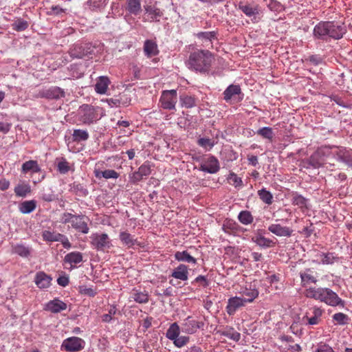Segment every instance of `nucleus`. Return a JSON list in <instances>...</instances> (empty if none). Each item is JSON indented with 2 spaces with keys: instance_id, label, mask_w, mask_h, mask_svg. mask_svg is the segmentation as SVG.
I'll return each mask as SVG.
<instances>
[{
  "instance_id": "f257e3e1",
  "label": "nucleus",
  "mask_w": 352,
  "mask_h": 352,
  "mask_svg": "<svg viewBox=\"0 0 352 352\" xmlns=\"http://www.w3.org/2000/svg\"><path fill=\"white\" fill-rule=\"evenodd\" d=\"M304 295L308 298L324 302L331 307H344V301L328 287L310 286L305 289Z\"/></svg>"
},
{
  "instance_id": "f03ea898",
  "label": "nucleus",
  "mask_w": 352,
  "mask_h": 352,
  "mask_svg": "<svg viewBox=\"0 0 352 352\" xmlns=\"http://www.w3.org/2000/svg\"><path fill=\"white\" fill-rule=\"evenodd\" d=\"M344 33V27L333 21H321L314 28V36L318 39L324 40L327 36L340 39Z\"/></svg>"
},
{
  "instance_id": "7ed1b4c3",
  "label": "nucleus",
  "mask_w": 352,
  "mask_h": 352,
  "mask_svg": "<svg viewBox=\"0 0 352 352\" xmlns=\"http://www.w3.org/2000/svg\"><path fill=\"white\" fill-rule=\"evenodd\" d=\"M213 60L212 54L208 50H197L190 54L188 64L196 71L204 72L210 69Z\"/></svg>"
},
{
  "instance_id": "20e7f679",
  "label": "nucleus",
  "mask_w": 352,
  "mask_h": 352,
  "mask_svg": "<svg viewBox=\"0 0 352 352\" xmlns=\"http://www.w3.org/2000/svg\"><path fill=\"white\" fill-rule=\"evenodd\" d=\"M78 116L79 121L84 124L90 125L100 120L104 116V111L98 106L85 104L80 107Z\"/></svg>"
},
{
  "instance_id": "39448f33",
  "label": "nucleus",
  "mask_w": 352,
  "mask_h": 352,
  "mask_svg": "<svg viewBox=\"0 0 352 352\" xmlns=\"http://www.w3.org/2000/svg\"><path fill=\"white\" fill-rule=\"evenodd\" d=\"M88 220V218L84 215H74L69 212H64L60 217L62 223H71L73 228L83 234L89 232Z\"/></svg>"
},
{
  "instance_id": "423d86ee",
  "label": "nucleus",
  "mask_w": 352,
  "mask_h": 352,
  "mask_svg": "<svg viewBox=\"0 0 352 352\" xmlns=\"http://www.w3.org/2000/svg\"><path fill=\"white\" fill-rule=\"evenodd\" d=\"M330 153L331 149L329 148L320 147L307 160L306 163L314 168H318L324 164L326 157H327Z\"/></svg>"
},
{
  "instance_id": "0eeeda50",
  "label": "nucleus",
  "mask_w": 352,
  "mask_h": 352,
  "mask_svg": "<svg viewBox=\"0 0 352 352\" xmlns=\"http://www.w3.org/2000/svg\"><path fill=\"white\" fill-rule=\"evenodd\" d=\"M91 243L98 251L104 252L111 246V241L106 233H94L90 236Z\"/></svg>"
},
{
  "instance_id": "6e6552de",
  "label": "nucleus",
  "mask_w": 352,
  "mask_h": 352,
  "mask_svg": "<svg viewBox=\"0 0 352 352\" xmlns=\"http://www.w3.org/2000/svg\"><path fill=\"white\" fill-rule=\"evenodd\" d=\"M323 314L324 309L318 306H314L303 316L302 322L305 325H317L322 321Z\"/></svg>"
},
{
  "instance_id": "1a4fd4ad",
  "label": "nucleus",
  "mask_w": 352,
  "mask_h": 352,
  "mask_svg": "<svg viewBox=\"0 0 352 352\" xmlns=\"http://www.w3.org/2000/svg\"><path fill=\"white\" fill-rule=\"evenodd\" d=\"M223 99L230 103L238 102L243 100V94L238 85H229L223 93Z\"/></svg>"
},
{
  "instance_id": "9d476101",
  "label": "nucleus",
  "mask_w": 352,
  "mask_h": 352,
  "mask_svg": "<svg viewBox=\"0 0 352 352\" xmlns=\"http://www.w3.org/2000/svg\"><path fill=\"white\" fill-rule=\"evenodd\" d=\"M161 106L165 109H175L177 102V91L176 90H166L162 94L160 99Z\"/></svg>"
},
{
  "instance_id": "9b49d317",
  "label": "nucleus",
  "mask_w": 352,
  "mask_h": 352,
  "mask_svg": "<svg viewBox=\"0 0 352 352\" xmlns=\"http://www.w3.org/2000/svg\"><path fill=\"white\" fill-rule=\"evenodd\" d=\"M299 275L301 286L305 289L309 287L310 284H316L318 281V274L313 268H306L300 271Z\"/></svg>"
},
{
  "instance_id": "f8f14e48",
  "label": "nucleus",
  "mask_w": 352,
  "mask_h": 352,
  "mask_svg": "<svg viewBox=\"0 0 352 352\" xmlns=\"http://www.w3.org/2000/svg\"><path fill=\"white\" fill-rule=\"evenodd\" d=\"M204 324V321L197 320L191 316H188L182 324V331L188 334H194L198 329H203Z\"/></svg>"
},
{
  "instance_id": "ddd939ff",
  "label": "nucleus",
  "mask_w": 352,
  "mask_h": 352,
  "mask_svg": "<svg viewBox=\"0 0 352 352\" xmlns=\"http://www.w3.org/2000/svg\"><path fill=\"white\" fill-rule=\"evenodd\" d=\"M151 173V165L148 161L144 162L137 171L129 175L130 182L133 184H138L144 177L148 176Z\"/></svg>"
},
{
  "instance_id": "4468645a",
  "label": "nucleus",
  "mask_w": 352,
  "mask_h": 352,
  "mask_svg": "<svg viewBox=\"0 0 352 352\" xmlns=\"http://www.w3.org/2000/svg\"><path fill=\"white\" fill-rule=\"evenodd\" d=\"M220 169L219 160L217 157L210 155L208 158L204 160L199 167V170L210 174L217 173Z\"/></svg>"
},
{
  "instance_id": "2eb2a0df",
  "label": "nucleus",
  "mask_w": 352,
  "mask_h": 352,
  "mask_svg": "<svg viewBox=\"0 0 352 352\" xmlns=\"http://www.w3.org/2000/svg\"><path fill=\"white\" fill-rule=\"evenodd\" d=\"M62 347L67 351H78L84 349L85 341L78 337L68 338L63 341Z\"/></svg>"
},
{
  "instance_id": "dca6fc26",
  "label": "nucleus",
  "mask_w": 352,
  "mask_h": 352,
  "mask_svg": "<svg viewBox=\"0 0 352 352\" xmlns=\"http://www.w3.org/2000/svg\"><path fill=\"white\" fill-rule=\"evenodd\" d=\"M39 96L41 98L57 100L65 97V91L58 87L53 86L40 91Z\"/></svg>"
},
{
  "instance_id": "f3484780",
  "label": "nucleus",
  "mask_w": 352,
  "mask_h": 352,
  "mask_svg": "<svg viewBox=\"0 0 352 352\" xmlns=\"http://www.w3.org/2000/svg\"><path fill=\"white\" fill-rule=\"evenodd\" d=\"M239 8L247 16L249 17H253L252 21L254 23L258 21V18H257V15L259 14V6L258 5H251L249 3L244 4L242 2H240L239 4Z\"/></svg>"
},
{
  "instance_id": "a211bd4d",
  "label": "nucleus",
  "mask_w": 352,
  "mask_h": 352,
  "mask_svg": "<svg viewBox=\"0 0 352 352\" xmlns=\"http://www.w3.org/2000/svg\"><path fill=\"white\" fill-rule=\"evenodd\" d=\"M245 305L246 304L243 298L241 297L234 296L228 299L226 309L229 316H233L237 309L244 307Z\"/></svg>"
},
{
  "instance_id": "6ab92c4d",
  "label": "nucleus",
  "mask_w": 352,
  "mask_h": 352,
  "mask_svg": "<svg viewBox=\"0 0 352 352\" xmlns=\"http://www.w3.org/2000/svg\"><path fill=\"white\" fill-rule=\"evenodd\" d=\"M146 14H147V18H144V21H159L160 19L163 15V12L160 8L154 6L146 5L144 6Z\"/></svg>"
},
{
  "instance_id": "aec40b11",
  "label": "nucleus",
  "mask_w": 352,
  "mask_h": 352,
  "mask_svg": "<svg viewBox=\"0 0 352 352\" xmlns=\"http://www.w3.org/2000/svg\"><path fill=\"white\" fill-rule=\"evenodd\" d=\"M67 304L58 298L50 300L45 305L44 309L54 314L59 313L67 309Z\"/></svg>"
},
{
  "instance_id": "412c9836",
  "label": "nucleus",
  "mask_w": 352,
  "mask_h": 352,
  "mask_svg": "<svg viewBox=\"0 0 352 352\" xmlns=\"http://www.w3.org/2000/svg\"><path fill=\"white\" fill-rule=\"evenodd\" d=\"M143 52L147 58H152L158 55L160 50L156 41L151 39L146 40L143 45Z\"/></svg>"
},
{
  "instance_id": "4be33fe9",
  "label": "nucleus",
  "mask_w": 352,
  "mask_h": 352,
  "mask_svg": "<svg viewBox=\"0 0 352 352\" xmlns=\"http://www.w3.org/2000/svg\"><path fill=\"white\" fill-rule=\"evenodd\" d=\"M268 230L278 236H290L293 230L280 224L272 223L268 226Z\"/></svg>"
},
{
  "instance_id": "5701e85b",
  "label": "nucleus",
  "mask_w": 352,
  "mask_h": 352,
  "mask_svg": "<svg viewBox=\"0 0 352 352\" xmlns=\"http://www.w3.org/2000/svg\"><path fill=\"white\" fill-rule=\"evenodd\" d=\"M52 277L44 272H38L35 276V284L40 289H46L51 285Z\"/></svg>"
},
{
  "instance_id": "b1692460",
  "label": "nucleus",
  "mask_w": 352,
  "mask_h": 352,
  "mask_svg": "<svg viewBox=\"0 0 352 352\" xmlns=\"http://www.w3.org/2000/svg\"><path fill=\"white\" fill-rule=\"evenodd\" d=\"M261 230H258V232L252 237V241L258 246L263 248H267L274 247L276 245V243L269 239L265 237L261 233Z\"/></svg>"
},
{
  "instance_id": "393cba45",
  "label": "nucleus",
  "mask_w": 352,
  "mask_h": 352,
  "mask_svg": "<svg viewBox=\"0 0 352 352\" xmlns=\"http://www.w3.org/2000/svg\"><path fill=\"white\" fill-rule=\"evenodd\" d=\"M130 299H133L135 302L140 304H145L148 302L149 296L146 291H140L133 289L130 294Z\"/></svg>"
},
{
  "instance_id": "a878e982",
  "label": "nucleus",
  "mask_w": 352,
  "mask_h": 352,
  "mask_svg": "<svg viewBox=\"0 0 352 352\" xmlns=\"http://www.w3.org/2000/svg\"><path fill=\"white\" fill-rule=\"evenodd\" d=\"M64 261L71 265V269L74 268L82 261V254L79 252L68 253L65 256Z\"/></svg>"
},
{
  "instance_id": "bb28decb",
  "label": "nucleus",
  "mask_w": 352,
  "mask_h": 352,
  "mask_svg": "<svg viewBox=\"0 0 352 352\" xmlns=\"http://www.w3.org/2000/svg\"><path fill=\"white\" fill-rule=\"evenodd\" d=\"M125 9L130 14L138 15L142 10L141 0H124Z\"/></svg>"
},
{
  "instance_id": "cd10ccee",
  "label": "nucleus",
  "mask_w": 352,
  "mask_h": 352,
  "mask_svg": "<svg viewBox=\"0 0 352 352\" xmlns=\"http://www.w3.org/2000/svg\"><path fill=\"white\" fill-rule=\"evenodd\" d=\"M119 239L122 244L128 248H132L137 243V239L126 231L120 232Z\"/></svg>"
},
{
  "instance_id": "c85d7f7f",
  "label": "nucleus",
  "mask_w": 352,
  "mask_h": 352,
  "mask_svg": "<svg viewBox=\"0 0 352 352\" xmlns=\"http://www.w3.org/2000/svg\"><path fill=\"white\" fill-rule=\"evenodd\" d=\"M171 276L182 280H186L188 278V267L184 264H180L172 272Z\"/></svg>"
},
{
  "instance_id": "c756f323",
  "label": "nucleus",
  "mask_w": 352,
  "mask_h": 352,
  "mask_svg": "<svg viewBox=\"0 0 352 352\" xmlns=\"http://www.w3.org/2000/svg\"><path fill=\"white\" fill-rule=\"evenodd\" d=\"M69 55L73 58H82L89 54L81 44H75L69 51Z\"/></svg>"
},
{
  "instance_id": "7c9ffc66",
  "label": "nucleus",
  "mask_w": 352,
  "mask_h": 352,
  "mask_svg": "<svg viewBox=\"0 0 352 352\" xmlns=\"http://www.w3.org/2000/svg\"><path fill=\"white\" fill-rule=\"evenodd\" d=\"M41 171V169L36 160L27 161L24 162L21 166V172L24 174L28 173L29 172L34 173Z\"/></svg>"
},
{
  "instance_id": "2f4dec72",
  "label": "nucleus",
  "mask_w": 352,
  "mask_h": 352,
  "mask_svg": "<svg viewBox=\"0 0 352 352\" xmlns=\"http://www.w3.org/2000/svg\"><path fill=\"white\" fill-rule=\"evenodd\" d=\"M110 83L109 78L106 76H100L98 78L95 85V91L100 94H104L107 90Z\"/></svg>"
},
{
  "instance_id": "473e14b6",
  "label": "nucleus",
  "mask_w": 352,
  "mask_h": 352,
  "mask_svg": "<svg viewBox=\"0 0 352 352\" xmlns=\"http://www.w3.org/2000/svg\"><path fill=\"white\" fill-rule=\"evenodd\" d=\"M197 37L200 39L203 43H205L206 46L208 45V43H212L213 40L217 38V32L214 31L199 32L197 34Z\"/></svg>"
},
{
  "instance_id": "72a5a7b5",
  "label": "nucleus",
  "mask_w": 352,
  "mask_h": 352,
  "mask_svg": "<svg viewBox=\"0 0 352 352\" xmlns=\"http://www.w3.org/2000/svg\"><path fill=\"white\" fill-rule=\"evenodd\" d=\"M175 258L178 261L186 262L188 263L195 264L197 260L195 258L192 256L188 251L176 252L175 254Z\"/></svg>"
},
{
  "instance_id": "f704fd0d",
  "label": "nucleus",
  "mask_w": 352,
  "mask_h": 352,
  "mask_svg": "<svg viewBox=\"0 0 352 352\" xmlns=\"http://www.w3.org/2000/svg\"><path fill=\"white\" fill-rule=\"evenodd\" d=\"M180 327L177 322L172 323L166 333V337L170 340L173 341L179 336Z\"/></svg>"
},
{
  "instance_id": "c9c22d12",
  "label": "nucleus",
  "mask_w": 352,
  "mask_h": 352,
  "mask_svg": "<svg viewBox=\"0 0 352 352\" xmlns=\"http://www.w3.org/2000/svg\"><path fill=\"white\" fill-rule=\"evenodd\" d=\"M36 207V202L34 200L25 201L19 206V210L23 214H29L34 211Z\"/></svg>"
},
{
  "instance_id": "e433bc0d",
  "label": "nucleus",
  "mask_w": 352,
  "mask_h": 352,
  "mask_svg": "<svg viewBox=\"0 0 352 352\" xmlns=\"http://www.w3.org/2000/svg\"><path fill=\"white\" fill-rule=\"evenodd\" d=\"M42 237L45 241L54 242L60 241L61 239L64 238V235L60 233L45 230L42 233Z\"/></svg>"
},
{
  "instance_id": "4c0bfd02",
  "label": "nucleus",
  "mask_w": 352,
  "mask_h": 352,
  "mask_svg": "<svg viewBox=\"0 0 352 352\" xmlns=\"http://www.w3.org/2000/svg\"><path fill=\"white\" fill-rule=\"evenodd\" d=\"M95 176L97 178L104 177L105 179H117L119 177V174L114 170H95Z\"/></svg>"
},
{
  "instance_id": "58836bf2",
  "label": "nucleus",
  "mask_w": 352,
  "mask_h": 352,
  "mask_svg": "<svg viewBox=\"0 0 352 352\" xmlns=\"http://www.w3.org/2000/svg\"><path fill=\"white\" fill-rule=\"evenodd\" d=\"M13 252L21 257H28L31 253V248L23 244H16L12 247Z\"/></svg>"
},
{
  "instance_id": "ea45409f",
  "label": "nucleus",
  "mask_w": 352,
  "mask_h": 352,
  "mask_svg": "<svg viewBox=\"0 0 352 352\" xmlns=\"http://www.w3.org/2000/svg\"><path fill=\"white\" fill-rule=\"evenodd\" d=\"M239 221L243 225L251 224L254 221V217L248 210H243L238 215Z\"/></svg>"
},
{
  "instance_id": "a19ab883",
  "label": "nucleus",
  "mask_w": 352,
  "mask_h": 352,
  "mask_svg": "<svg viewBox=\"0 0 352 352\" xmlns=\"http://www.w3.org/2000/svg\"><path fill=\"white\" fill-rule=\"evenodd\" d=\"M89 135L86 130L74 129L72 134V139L74 142H81L88 140Z\"/></svg>"
},
{
  "instance_id": "79ce46f5",
  "label": "nucleus",
  "mask_w": 352,
  "mask_h": 352,
  "mask_svg": "<svg viewBox=\"0 0 352 352\" xmlns=\"http://www.w3.org/2000/svg\"><path fill=\"white\" fill-rule=\"evenodd\" d=\"M180 102L182 107L192 108L196 105V100L192 96L183 95L180 96Z\"/></svg>"
},
{
  "instance_id": "37998d69",
  "label": "nucleus",
  "mask_w": 352,
  "mask_h": 352,
  "mask_svg": "<svg viewBox=\"0 0 352 352\" xmlns=\"http://www.w3.org/2000/svg\"><path fill=\"white\" fill-rule=\"evenodd\" d=\"M259 198L266 204L270 205L273 201V196L272 193L265 188H262L258 191Z\"/></svg>"
},
{
  "instance_id": "c03bdc74",
  "label": "nucleus",
  "mask_w": 352,
  "mask_h": 352,
  "mask_svg": "<svg viewBox=\"0 0 352 352\" xmlns=\"http://www.w3.org/2000/svg\"><path fill=\"white\" fill-rule=\"evenodd\" d=\"M66 9L62 8L59 6H52L47 9L45 14L47 16H63L65 13Z\"/></svg>"
},
{
  "instance_id": "a18cd8bd",
  "label": "nucleus",
  "mask_w": 352,
  "mask_h": 352,
  "mask_svg": "<svg viewBox=\"0 0 352 352\" xmlns=\"http://www.w3.org/2000/svg\"><path fill=\"white\" fill-rule=\"evenodd\" d=\"M108 0H89L87 3L89 6V8L91 10H101L103 9L107 3Z\"/></svg>"
},
{
  "instance_id": "49530a36",
  "label": "nucleus",
  "mask_w": 352,
  "mask_h": 352,
  "mask_svg": "<svg viewBox=\"0 0 352 352\" xmlns=\"http://www.w3.org/2000/svg\"><path fill=\"white\" fill-rule=\"evenodd\" d=\"M31 188L28 184H19L14 188V192L19 197H24L30 193Z\"/></svg>"
},
{
  "instance_id": "de8ad7c7",
  "label": "nucleus",
  "mask_w": 352,
  "mask_h": 352,
  "mask_svg": "<svg viewBox=\"0 0 352 352\" xmlns=\"http://www.w3.org/2000/svg\"><path fill=\"white\" fill-rule=\"evenodd\" d=\"M332 318L333 320L336 322V324L340 325L347 324L350 320V318L346 314L341 312L333 314Z\"/></svg>"
},
{
  "instance_id": "09e8293b",
  "label": "nucleus",
  "mask_w": 352,
  "mask_h": 352,
  "mask_svg": "<svg viewBox=\"0 0 352 352\" xmlns=\"http://www.w3.org/2000/svg\"><path fill=\"white\" fill-rule=\"evenodd\" d=\"M256 133L257 135L261 136L265 139L270 140V142L272 141L273 137L274 135L272 129L267 126L258 129L256 131Z\"/></svg>"
},
{
  "instance_id": "8fccbe9b",
  "label": "nucleus",
  "mask_w": 352,
  "mask_h": 352,
  "mask_svg": "<svg viewBox=\"0 0 352 352\" xmlns=\"http://www.w3.org/2000/svg\"><path fill=\"white\" fill-rule=\"evenodd\" d=\"M199 146L204 148L206 150H210L214 146V142L212 139L201 138L197 140Z\"/></svg>"
},
{
  "instance_id": "3c124183",
  "label": "nucleus",
  "mask_w": 352,
  "mask_h": 352,
  "mask_svg": "<svg viewBox=\"0 0 352 352\" xmlns=\"http://www.w3.org/2000/svg\"><path fill=\"white\" fill-rule=\"evenodd\" d=\"M258 296V292L256 289L246 291L243 293L242 298L245 300V304L252 302Z\"/></svg>"
},
{
  "instance_id": "603ef678",
  "label": "nucleus",
  "mask_w": 352,
  "mask_h": 352,
  "mask_svg": "<svg viewBox=\"0 0 352 352\" xmlns=\"http://www.w3.org/2000/svg\"><path fill=\"white\" fill-rule=\"evenodd\" d=\"M238 225L231 221H226L223 226V230L228 234H232L237 231Z\"/></svg>"
},
{
  "instance_id": "864d4df0",
  "label": "nucleus",
  "mask_w": 352,
  "mask_h": 352,
  "mask_svg": "<svg viewBox=\"0 0 352 352\" xmlns=\"http://www.w3.org/2000/svg\"><path fill=\"white\" fill-rule=\"evenodd\" d=\"M222 335L234 341H239L241 338L240 333L234 331L233 328H230L223 331Z\"/></svg>"
},
{
  "instance_id": "5fc2aeb1",
  "label": "nucleus",
  "mask_w": 352,
  "mask_h": 352,
  "mask_svg": "<svg viewBox=\"0 0 352 352\" xmlns=\"http://www.w3.org/2000/svg\"><path fill=\"white\" fill-rule=\"evenodd\" d=\"M190 340V338L188 336H178L175 340H174L173 344L177 348H182L186 345Z\"/></svg>"
},
{
  "instance_id": "6e6d98bb",
  "label": "nucleus",
  "mask_w": 352,
  "mask_h": 352,
  "mask_svg": "<svg viewBox=\"0 0 352 352\" xmlns=\"http://www.w3.org/2000/svg\"><path fill=\"white\" fill-rule=\"evenodd\" d=\"M292 204L300 208L306 207L307 199L302 195L295 194L292 197Z\"/></svg>"
},
{
  "instance_id": "4d7b16f0",
  "label": "nucleus",
  "mask_w": 352,
  "mask_h": 352,
  "mask_svg": "<svg viewBox=\"0 0 352 352\" xmlns=\"http://www.w3.org/2000/svg\"><path fill=\"white\" fill-rule=\"evenodd\" d=\"M228 182L230 184L235 187H240L243 184L241 178L239 177L235 173H231L228 178Z\"/></svg>"
},
{
  "instance_id": "13d9d810",
  "label": "nucleus",
  "mask_w": 352,
  "mask_h": 352,
  "mask_svg": "<svg viewBox=\"0 0 352 352\" xmlns=\"http://www.w3.org/2000/svg\"><path fill=\"white\" fill-rule=\"evenodd\" d=\"M117 312V308L115 305H111L109 313L102 315V320L104 322H109L112 320V316H114Z\"/></svg>"
},
{
  "instance_id": "bf43d9fd",
  "label": "nucleus",
  "mask_w": 352,
  "mask_h": 352,
  "mask_svg": "<svg viewBox=\"0 0 352 352\" xmlns=\"http://www.w3.org/2000/svg\"><path fill=\"white\" fill-rule=\"evenodd\" d=\"M319 256L320 261L323 264H331L335 258L332 253H321Z\"/></svg>"
},
{
  "instance_id": "052dcab7",
  "label": "nucleus",
  "mask_w": 352,
  "mask_h": 352,
  "mask_svg": "<svg viewBox=\"0 0 352 352\" xmlns=\"http://www.w3.org/2000/svg\"><path fill=\"white\" fill-rule=\"evenodd\" d=\"M14 29L16 31H23L28 27V23L23 19H19L14 23Z\"/></svg>"
},
{
  "instance_id": "680f3d73",
  "label": "nucleus",
  "mask_w": 352,
  "mask_h": 352,
  "mask_svg": "<svg viewBox=\"0 0 352 352\" xmlns=\"http://www.w3.org/2000/svg\"><path fill=\"white\" fill-rule=\"evenodd\" d=\"M58 170L61 174H65L69 170V163L67 161H62L58 164Z\"/></svg>"
},
{
  "instance_id": "e2e57ef3",
  "label": "nucleus",
  "mask_w": 352,
  "mask_h": 352,
  "mask_svg": "<svg viewBox=\"0 0 352 352\" xmlns=\"http://www.w3.org/2000/svg\"><path fill=\"white\" fill-rule=\"evenodd\" d=\"M193 283H198L204 287H206L209 285V280L207 279V278L204 276L199 275L192 282Z\"/></svg>"
},
{
  "instance_id": "0e129e2a",
  "label": "nucleus",
  "mask_w": 352,
  "mask_h": 352,
  "mask_svg": "<svg viewBox=\"0 0 352 352\" xmlns=\"http://www.w3.org/2000/svg\"><path fill=\"white\" fill-rule=\"evenodd\" d=\"M285 349L286 352H299L301 351V347L298 344H288L285 345Z\"/></svg>"
},
{
  "instance_id": "69168bd1",
  "label": "nucleus",
  "mask_w": 352,
  "mask_h": 352,
  "mask_svg": "<svg viewBox=\"0 0 352 352\" xmlns=\"http://www.w3.org/2000/svg\"><path fill=\"white\" fill-rule=\"evenodd\" d=\"M314 352H334L333 349L327 344H320Z\"/></svg>"
},
{
  "instance_id": "338daca9",
  "label": "nucleus",
  "mask_w": 352,
  "mask_h": 352,
  "mask_svg": "<svg viewBox=\"0 0 352 352\" xmlns=\"http://www.w3.org/2000/svg\"><path fill=\"white\" fill-rule=\"evenodd\" d=\"M11 127V124L8 122H0V133H3L4 134L7 133Z\"/></svg>"
},
{
  "instance_id": "774afa93",
  "label": "nucleus",
  "mask_w": 352,
  "mask_h": 352,
  "mask_svg": "<svg viewBox=\"0 0 352 352\" xmlns=\"http://www.w3.org/2000/svg\"><path fill=\"white\" fill-rule=\"evenodd\" d=\"M57 283L59 285L65 287L69 284V278L67 276H60L57 279Z\"/></svg>"
}]
</instances>
